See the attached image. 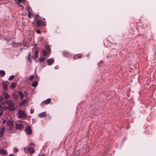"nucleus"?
<instances>
[{
	"label": "nucleus",
	"instance_id": "f257e3e1",
	"mask_svg": "<svg viewBox=\"0 0 156 156\" xmlns=\"http://www.w3.org/2000/svg\"><path fill=\"white\" fill-rule=\"evenodd\" d=\"M8 106V109L10 111H13L15 110V103L10 100H8L6 102Z\"/></svg>",
	"mask_w": 156,
	"mask_h": 156
},
{
	"label": "nucleus",
	"instance_id": "f03ea898",
	"mask_svg": "<svg viewBox=\"0 0 156 156\" xmlns=\"http://www.w3.org/2000/svg\"><path fill=\"white\" fill-rule=\"evenodd\" d=\"M17 116L19 118H22L24 117H26V115L24 111L21 109H20L18 111Z\"/></svg>",
	"mask_w": 156,
	"mask_h": 156
},
{
	"label": "nucleus",
	"instance_id": "7ed1b4c3",
	"mask_svg": "<svg viewBox=\"0 0 156 156\" xmlns=\"http://www.w3.org/2000/svg\"><path fill=\"white\" fill-rule=\"evenodd\" d=\"M26 133L28 134H31L32 133V131L31 127L30 126H27L25 129Z\"/></svg>",
	"mask_w": 156,
	"mask_h": 156
},
{
	"label": "nucleus",
	"instance_id": "20e7f679",
	"mask_svg": "<svg viewBox=\"0 0 156 156\" xmlns=\"http://www.w3.org/2000/svg\"><path fill=\"white\" fill-rule=\"evenodd\" d=\"M54 62V60L53 58L49 59L47 60L48 65L49 66L51 65Z\"/></svg>",
	"mask_w": 156,
	"mask_h": 156
},
{
	"label": "nucleus",
	"instance_id": "39448f33",
	"mask_svg": "<svg viewBox=\"0 0 156 156\" xmlns=\"http://www.w3.org/2000/svg\"><path fill=\"white\" fill-rule=\"evenodd\" d=\"M5 127H2L0 130V137L3 136V133L5 130Z\"/></svg>",
	"mask_w": 156,
	"mask_h": 156
},
{
	"label": "nucleus",
	"instance_id": "423d86ee",
	"mask_svg": "<svg viewBox=\"0 0 156 156\" xmlns=\"http://www.w3.org/2000/svg\"><path fill=\"white\" fill-rule=\"evenodd\" d=\"M27 151L30 152V154H33L35 152L34 148L32 147H28Z\"/></svg>",
	"mask_w": 156,
	"mask_h": 156
},
{
	"label": "nucleus",
	"instance_id": "0eeeda50",
	"mask_svg": "<svg viewBox=\"0 0 156 156\" xmlns=\"http://www.w3.org/2000/svg\"><path fill=\"white\" fill-rule=\"evenodd\" d=\"M47 116V115L45 112H43L39 114L38 115V116L41 118L43 117H46Z\"/></svg>",
	"mask_w": 156,
	"mask_h": 156
},
{
	"label": "nucleus",
	"instance_id": "6e6552de",
	"mask_svg": "<svg viewBox=\"0 0 156 156\" xmlns=\"http://www.w3.org/2000/svg\"><path fill=\"white\" fill-rule=\"evenodd\" d=\"M7 125L8 126H13V123L12 121L9 120L7 122Z\"/></svg>",
	"mask_w": 156,
	"mask_h": 156
},
{
	"label": "nucleus",
	"instance_id": "1a4fd4ad",
	"mask_svg": "<svg viewBox=\"0 0 156 156\" xmlns=\"http://www.w3.org/2000/svg\"><path fill=\"white\" fill-rule=\"evenodd\" d=\"M16 129H21L23 128V126L22 124L18 123L16 124Z\"/></svg>",
	"mask_w": 156,
	"mask_h": 156
},
{
	"label": "nucleus",
	"instance_id": "9d476101",
	"mask_svg": "<svg viewBox=\"0 0 156 156\" xmlns=\"http://www.w3.org/2000/svg\"><path fill=\"white\" fill-rule=\"evenodd\" d=\"M3 89L5 90H6L8 89V87H7V83L6 82H4L3 83Z\"/></svg>",
	"mask_w": 156,
	"mask_h": 156
},
{
	"label": "nucleus",
	"instance_id": "9b49d317",
	"mask_svg": "<svg viewBox=\"0 0 156 156\" xmlns=\"http://www.w3.org/2000/svg\"><path fill=\"white\" fill-rule=\"evenodd\" d=\"M0 154L3 155H6L7 154L6 150L4 149H1L0 150Z\"/></svg>",
	"mask_w": 156,
	"mask_h": 156
},
{
	"label": "nucleus",
	"instance_id": "f8f14e48",
	"mask_svg": "<svg viewBox=\"0 0 156 156\" xmlns=\"http://www.w3.org/2000/svg\"><path fill=\"white\" fill-rule=\"evenodd\" d=\"M19 94L20 95L21 99H23L24 97V94L21 91H19L18 92Z\"/></svg>",
	"mask_w": 156,
	"mask_h": 156
},
{
	"label": "nucleus",
	"instance_id": "ddd939ff",
	"mask_svg": "<svg viewBox=\"0 0 156 156\" xmlns=\"http://www.w3.org/2000/svg\"><path fill=\"white\" fill-rule=\"evenodd\" d=\"M14 129L13 126H9V128H8V130L9 131V132L10 133H14V132H11L12 130H13Z\"/></svg>",
	"mask_w": 156,
	"mask_h": 156
},
{
	"label": "nucleus",
	"instance_id": "4468645a",
	"mask_svg": "<svg viewBox=\"0 0 156 156\" xmlns=\"http://www.w3.org/2000/svg\"><path fill=\"white\" fill-rule=\"evenodd\" d=\"M4 96L5 99H9L10 97L9 95L6 93H4Z\"/></svg>",
	"mask_w": 156,
	"mask_h": 156
},
{
	"label": "nucleus",
	"instance_id": "2eb2a0df",
	"mask_svg": "<svg viewBox=\"0 0 156 156\" xmlns=\"http://www.w3.org/2000/svg\"><path fill=\"white\" fill-rule=\"evenodd\" d=\"M51 101V99L50 98L48 99L47 100H45L44 101H43V103H44L45 104H48Z\"/></svg>",
	"mask_w": 156,
	"mask_h": 156
},
{
	"label": "nucleus",
	"instance_id": "dca6fc26",
	"mask_svg": "<svg viewBox=\"0 0 156 156\" xmlns=\"http://www.w3.org/2000/svg\"><path fill=\"white\" fill-rule=\"evenodd\" d=\"M45 58L44 57H40L39 60V61L40 62H43L44 61Z\"/></svg>",
	"mask_w": 156,
	"mask_h": 156
},
{
	"label": "nucleus",
	"instance_id": "f3484780",
	"mask_svg": "<svg viewBox=\"0 0 156 156\" xmlns=\"http://www.w3.org/2000/svg\"><path fill=\"white\" fill-rule=\"evenodd\" d=\"M27 100L26 99H24L20 103V104L21 105H24L25 103H26V102L27 101Z\"/></svg>",
	"mask_w": 156,
	"mask_h": 156
},
{
	"label": "nucleus",
	"instance_id": "a211bd4d",
	"mask_svg": "<svg viewBox=\"0 0 156 156\" xmlns=\"http://www.w3.org/2000/svg\"><path fill=\"white\" fill-rule=\"evenodd\" d=\"M38 84V83L37 81H34L32 84V86L34 87H35Z\"/></svg>",
	"mask_w": 156,
	"mask_h": 156
},
{
	"label": "nucleus",
	"instance_id": "6ab92c4d",
	"mask_svg": "<svg viewBox=\"0 0 156 156\" xmlns=\"http://www.w3.org/2000/svg\"><path fill=\"white\" fill-rule=\"evenodd\" d=\"M27 60L29 62H31L30 53H29L28 54Z\"/></svg>",
	"mask_w": 156,
	"mask_h": 156
},
{
	"label": "nucleus",
	"instance_id": "aec40b11",
	"mask_svg": "<svg viewBox=\"0 0 156 156\" xmlns=\"http://www.w3.org/2000/svg\"><path fill=\"white\" fill-rule=\"evenodd\" d=\"M82 57V55L80 54L76 55L74 56V58L75 59H77L81 58Z\"/></svg>",
	"mask_w": 156,
	"mask_h": 156
},
{
	"label": "nucleus",
	"instance_id": "412c9836",
	"mask_svg": "<svg viewBox=\"0 0 156 156\" xmlns=\"http://www.w3.org/2000/svg\"><path fill=\"white\" fill-rule=\"evenodd\" d=\"M41 21L39 20H38L36 22V23L37 26H39L41 25Z\"/></svg>",
	"mask_w": 156,
	"mask_h": 156
},
{
	"label": "nucleus",
	"instance_id": "4be33fe9",
	"mask_svg": "<svg viewBox=\"0 0 156 156\" xmlns=\"http://www.w3.org/2000/svg\"><path fill=\"white\" fill-rule=\"evenodd\" d=\"M0 74L3 76L5 75V72L4 70H0Z\"/></svg>",
	"mask_w": 156,
	"mask_h": 156
},
{
	"label": "nucleus",
	"instance_id": "5701e85b",
	"mask_svg": "<svg viewBox=\"0 0 156 156\" xmlns=\"http://www.w3.org/2000/svg\"><path fill=\"white\" fill-rule=\"evenodd\" d=\"M16 85V83H13L11 85L10 87L11 88H14Z\"/></svg>",
	"mask_w": 156,
	"mask_h": 156
},
{
	"label": "nucleus",
	"instance_id": "b1692460",
	"mask_svg": "<svg viewBox=\"0 0 156 156\" xmlns=\"http://www.w3.org/2000/svg\"><path fill=\"white\" fill-rule=\"evenodd\" d=\"M14 76H13V75H12V76H10L9 77V79H8L9 80V81L12 80L14 78Z\"/></svg>",
	"mask_w": 156,
	"mask_h": 156
},
{
	"label": "nucleus",
	"instance_id": "393cba45",
	"mask_svg": "<svg viewBox=\"0 0 156 156\" xmlns=\"http://www.w3.org/2000/svg\"><path fill=\"white\" fill-rule=\"evenodd\" d=\"M38 50H37L36 51L35 53V58H36L38 56Z\"/></svg>",
	"mask_w": 156,
	"mask_h": 156
},
{
	"label": "nucleus",
	"instance_id": "a878e982",
	"mask_svg": "<svg viewBox=\"0 0 156 156\" xmlns=\"http://www.w3.org/2000/svg\"><path fill=\"white\" fill-rule=\"evenodd\" d=\"M43 54L44 55H46L47 54V51L46 50H43Z\"/></svg>",
	"mask_w": 156,
	"mask_h": 156
},
{
	"label": "nucleus",
	"instance_id": "bb28decb",
	"mask_svg": "<svg viewBox=\"0 0 156 156\" xmlns=\"http://www.w3.org/2000/svg\"><path fill=\"white\" fill-rule=\"evenodd\" d=\"M28 17L30 18H31V16L32 15V14H31V11L30 12V11H28Z\"/></svg>",
	"mask_w": 156,
	"mask_h": 156
},
{
	"label": "nucleus",
	"instance_id": "cd10ccee",
	"mask_svg": "<svg viewBox=\"0 0 156 156\" xmlns=\"http://www.w3.org/2000/svg\"><path fill=\"white\" fill-rule=\"evenodd\" d=\"M34 78V75H31L29 77V80H32Z\"/></svg>",
	"mask_w": 156,
	"mask_h": 156
},
{
	"label": "nucleus",
	"instance_id": "c85d7f7f",
	"mask_svg": "<svg viewBox=\"0 0 156 156\" xmlns=\"http://www.w3.org/2000/svg\"><path fill=\"white\" fill-rule=\"evenodd\" d=\"M3 111L4 110L3 109H0V116H1L3 115Z\"/></svg>",
	"mask_w": 156,
	"mask_h": 156
},
{
	"label": "nucleus",
	"instance_id": "c756f323",
	"mask_svg": "<svg viewBox=\"0 0 156 156\" xmlns=\"http://www.w3.org/2000/svg\"><path fill=\"white\" fill-rule=\"evenodd\" d=\"M26 9L28 12V11H30V12L31 11V8L29 6L27 7Z\"/></svg>",
	"mask_w": 156,
	"mask_h": 156
},
{
	"label": "nucleus",
	"instance_id": "7c9ffc66",
	"mask_svg": "<svg viewBox=\"0 0 156 156\" xmlns=\"http://www.w3.org/2000/svg\"><path fill=\"white\" fill-rule=\"evenodd\" d=\"M13 151L15 152H17L18 151V150L16 147H15L14 148Z\"/></svg>",
	"mask_w": 156,
	"mask_h": 156
},
{
	"label": "nucleus",
	"instance_id": "2f4dec72",
	"mask_svg": "<svg viewBox=\"0 0 156 156\" xmlns=\"http://www.w3.org/2000/svg\"><path fill=\"white\" fill-rule=\"evenodd\" d=\"M14 98L16 100H17L18 98V97L17 95H14Z\"/></svg>",
	"mask_w": 156,
	"mask_h": 156
},
{
	"label": "nucleus",
	"instance_id": "473e14b6",
	"mask_svg": "<svg viewBox=\"0 0 156 156\" xmlns=\"http://www.w3.org/2000/svg\"><path fill=\"white\" fill-rule=\"evenodd\" d=\"M36 32L37 34H39L41 33V31L39 29L37 30Z\"/></svg>",
	"mask_w": 156,
	"mask_h": 156
},
{
	"label": "nucleus",
	"instance_id": "72a5a7b5",
	"mask_svg": "<svg viewBox=\"0 0 156 156\" xmlns=\"http://www.w3.org/2000/svg\"><path fill=\"white\" fill-rule=\"evenodd\" d=\"M19 2H23L24 1V0H17Z\"/></svg>",
	"mask_w": 156,
	"mask_h": 156
},
{
	"label": "nucleus",
	"instance_id": "f704fd0d",
	"mask_svg": "<svg viewBox=\"0 0 156 156\" xmlns=\"http://www.w3.org/2000/svg\"><path fill=\"white\" fill-rule=\"evenodd\" d=\"M34 109H31L30 111V112L31 114H32L34 112Z\"/></svg>",
	"mask_w": 156,
	"mask_h": 156
},
{
	"label": "nucleus",
	"instance_id": "c9c22d12",
	"mask_svg": "<svg viewBox=\"0 0 156 156\" xmlns=\"http://www.w3.org/2000/svg\"><path fill=\"white\" fill-rule=\"evenodd\" d=\"M30 145L31 146H35V144L33 143H32V142L30 144Z\"/></svg>",
	"mask_w": 156,
	"mask_h": 156
},
{
	"label": "nucleus",
	"instance_id": "e433bc0d",
	"mask_svg": "<svg viewBox=\"0 0 156 156\" xmlns=\"http://www.w3.org/2000/svg\"><path fill=\"white\" fill-rule=\"evenodd\" d=\"M6 122V120L5 119H4L3 120L2 123L3 124H4Z\"/></svg>",
	"mask_w": 156,
	"mask_h": 156
},
{
	"label": "nucleus",
	"instance_id": "4c0bfd02",
	"mask_svg": "<svg viewBox=\"0 0 156 156\" xmlns=\"http://www.w3.org/2000/svg\"><path fill=\"white\" fill-rule=\"evenodd\" d=\"M23 149H24V152H25V153H26V147H24V148H23Z\"/></svg>",
	"mask_w": 156,
	"mask_h": 156
},
{
	"label": "nucleus",
	"instance_id": "58836bf2",
	"mask_svg": "<svg viewBox=\"0 0 156 156\" xmlns=\"http://www.w3.org/2000/svg\"><path fill=\"white\" fill-rule=\"evenodd\" d=\"M38 16H39V15H36L35 16V18H37V17Z\"/></svg>",
	"mask_w": 156,
	"mask_h": 156
},
{
	"label": "nucleus",
	"instance_id": "ea45409f",
	"mask_svg": "<svg viewBox=\"0 0 156 156\" xmlns=\"http://www.w3.org/2000/svg\"><path fill=\"white\" fill-rule=\"evenodd\" d=\"M9 156H15V155L12 154H10Z\"/></svg>",
	"mask_w": 156,
	"mask_h": 156
},
{
	"label": "nucleus",
	"instance_id": "a19ab883",
	"mask_svg": "<svg viewBox=\"0 0 156 156\" xmlns=\"http://www.w3.org/2000/svg\"><path fill=\"white\" fill-rule=\"evenodd\" d=\"M19 5L20 6H21L22 8L23 9V6L22 5H21L20 4H19Z\"/></svg>",
	"mask_w": 156,
	"mask_h": 156
},
{
	"label": "nucleus",
	"instance_id": "79ce46f5",
	"mask_svg": "<svg viewBox=\"0 0 156 156\" xmlns=\"http://www.w3.org/2000/svg\"><path fill=\"white\" fill-rule=\"evenodd\" d=\"M58 68V66H56L55 67V69H57Z\"/></svg>",
	"mask_w": 156,
	"mask_h": 156
},
{
	"label": "nucleus",
	"instance_id": "37998d69",
	"mask_svg": "<svg viewBox=\"0 0 156 156\" xmlns=\"http://www.w3.org/2000/svg\"><path fill=\"white\" fill-rule=\"evenodd\" d=\"M87 58H89V55L88 54L87 55Z\"/></svg>",
	"mask_w": 156,
	"mask_h": 156
},
{
	"label": "nucleus",
	"instance_id": "c03bdc74",
	"mask_svg": "<svg viewBox=\"0 0 156 156\" xmlns=\"http://www.w3.org/2000/svg\"><path fill=\"white\" fill-rule=\"evenodd\" d=\"M45 23H44V26H45Z\"/></svg>",
	"mask_w": 156,
	"mask_h": 156
},
{
	"label": "nucleus",
	"instance_id": "a18cd8bd",
	"mask_svg": "<svg viewBox=\"0 0 156 156\" xmlns=\"http://www.w3.org/2000/svg\"><path fill=\"white\" fill-rule=\"evenodd\" d=\"M43 156V155H39V156Z\"/></svg>",
	"mask_w": 156,
	"mask_h": 156
},
{
	"label": "nucleus",
	"instance_id": "49530a36",
	"mask_svg": "<svg viewBox=\"0 0 156 156\" xmlns=\"http://www.w3.org/2000/svg\"><path fill=\"white\" fill-rule=\"evenodd\" d=\"M1 107H2V105H0V108Z\"/></svg>",
	"mask_w": 156,
	"mask_h": 156
}]
</instances>
